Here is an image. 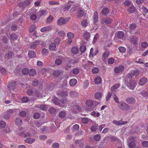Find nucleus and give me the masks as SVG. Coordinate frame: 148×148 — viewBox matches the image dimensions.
I'll return each instance as SVG.
<instances>
[{"label":"nucleus","instance_id":"1","mask_svg":"<svg viewBox=\"0 0 148 148\" xmlns=\"http://www.w3.org/2000/svg\"><path fill=\"white\" fill-rule=\"evenodd\" d=\"M26 93L28 95H32L36 98L41 96V95L39 91L37 90H33L31 89H28L26 91Z\"/></svg>","mask_w":148,"mask_h":148},{"label":"nucleus","instance_id":"2","mask_svg":"<svg viewBox=\"0 0 148 148\" xmlns=\"http://www.w3.org/2000/svg\"><path fill=\"white\" fill-rule=\"evenodd\" d=\"M118 106L120 109L125 111L129 110L130 108L129 106L125 102H120L118 104Z\"/></svg>","mask_w":148,"mask_h":148},{"label":"nucleus","instance_id":"3","mask_svg":"<svg viewBox=\"0 0 148 148\" xmlns=\"http://www.w3.org/2000/svg\"><path fill=\"white\" fill-rule=\"evenodd\" d=\"M69 21V18L61 17L58 19L57 21V24L59 25H62L67 23Z\"/></svg>","mask_w":148,"mask_h":148},{"label":"nucleus","instance_id":"4","mask_svg":"<svg viewBox=\"0 0 148 148\" xmlns=\"http://www.w3.org/2000/svg\"><path fill=\"white\" fill-rule=\"evenodd\" d=\"M16 82L14 81L9 82L8 85V88L10 90H14L16 88Z\"/></svg>","mask_w":148,"mask_h":148},{"label":"nucleus","instance_id":"5","mask_svg":"<svg viewBox=\"0 0 148 148\" xmlns=\"http://www.w3.org/2000/svg\"><path fill=\"white\" fill-rule=\"evenodd\" d=\"M124 68L123 65H120L118 66H116L114 68V71L116 73H121L123 71Z\"/></svg>","mask_w":148,"mask_h":148},{"label":"nucleus","instance_id":"6","mask_svg":"<svg viewBox=\"0 0 148 148\" xmlns=\"http://www.w3.org/2000/svg\"><path fill=\"white\" fill-rule=\"evenodd\" d=\"M42 44V41L40 40H37L34 41L33 43L30 46L31 48L32 49H34L36 48L37 46L38 45Z\"/></svg>","mask_w":148,"mask_h":148},{"label":"nucleus","instance_id":"7","mask_svg":"<svg viewBox=\"0 0 148 148\" xmlns=\"http://www.w3.org/2000/svg\"><path fill=\"white\" fill-rule=\"evenodd\" d=\"M140 74V72L137 70H131L129 74L131 77L135 76L137 77Z\"/></svg>","mask_w":148,"mask_h":148},{"label":"nucleus","instance_id":"8","mask_svg":"<svg viewBox=\"0 0 148 148\" xmlns=\"http://www.w3.org/2000/svg\"><path fill=\"white\" fill-rule=\"evenodd\" d=\"M136 84L135 81L134 80L131 81L127 84V86L130 89L133 90Z\"/></svg>","mask_w":148,"mask_h":148},{"label":"nucleus","instance_id":"9","mask_svg":"<svg viewBox=\"0 0 148 148\" xmlns=\"http://www.w3.org/2000/svg\"><path fill=\"white\" fill-rule=\"evenodd\" d=\"M101 22L102 23H104L107 24H110L112 22V20L109 17L103 18H102L101 20Z\"/></svg>","mask_w":148,"mask_h":148},{"label":"nucleus","instance_id":"10","mask_svg":"<svg viewBox=\"0 0 148 148\" xmlns=\"http://www.w3.org/2000/svg\"><path fill=\"white\" fill-rule=\"evenodd\" d=\"M113 123L116 125H121L126 124L127 123V121H123L122 120H121L119 121L114 120L113 121Z\"/></svg>","mask_w":148,"mask_h":148},{"label":"nucleus","instance_id":"11","mask_svg":"<svg viewBox=\"0 0 148 148\" xmlns=\"http://www.w3.org/2000/svg\"><path fill=\"white\" fill-rule=\"evenodd\" d=\"M147 81V78L145 77H143L141 78L139 80L138 84L141 86L144 85Z\"/></svg>","mask_w":148,"mask_h":148},{"label":"nucleus","instance_id":"12","mask_svg":"<svg viewBox=\"0 0 148 148\" xmlns=\"http://www.w3.org/2000/svg\"><path fill=\"white\" fill-rule=\"evenodd\" d=\"M126 101L128 103L133 104L135 102V99L133 97H130L126 99Z\"/></svg>","mask_w":148,"mask_h":148},{"label":"nucleus","instance_id":"13","mask_svg":"<svg viewBox=\"0 0 148 148\" xmlns=\"http://www.w3.org/2000/svg\"><path fill=\"white\" fill-rule=\"evenodd\" d=\"M109 55V51L108 50L106 51L103 54L102 60L103 61H105L106 58L108 57Z\"/></svg>","mask_w":148,"mask_h":148},{"label":"nucleus","instance_id":"14","mask_svg":"<svg viewBox=\"0 0 148 148\" xmlns=\"http://www.w3.org/2000/svg\"><path fill=\"white\" fill-rule=\"evenodd\" d=\"M47 13V12L45 9L40 10L38 12V14L40 16H45Z\"/></svg>","mask_w":148,"mask_h":148},{"label":"nucleus","instance_id":"15","mask_svg":"<svg viewBox=\"0 0 148 148\" xmlns=\"http://www.w3.org/2000/svg\"><path fill=\"white\" fill-rule=\"evenodd\" d=\"M15 124L17 125H21L22 123V121L19 117H16L15 119Z\"/></svg>","mask_w":148,"mask_h":148},{"label":"nucleus","instance_id":"16","mask_svg":"<svg viewBox=\"0 0 148 148\" xmlns=\"http://www.w3.org/2000/svg\"><path fill=\"white\" fill-rule=\"evenodd\" d=\"M28 55L29 58H32L35 57L36 54L35 51H29L28 53Z\"/></svg>","mask_w":148,"mask_h":148},{"label":"nucleus","instance_id":"17","mask_svg":"<svg viewBox=\"0 0 148 148\" xmlns=\"http://www.w3.org/2000/svg\"><path fill=\"white\" fill-rule=\"evenodd\" d=\"M52 28L51 26H47L42 28L40 29V31L42 32H44L51 30Z\"/></svg>","mask_w":148,"mask_h":148},{"label":"nucleus","instance_id":"18","mask_svg":"<svg viewBox=\"0 0 148 148\" xmlns=\"http://www.w3.org/2000/svg\"><path fill=\"white\" fill-rule=\"evenodd\" d=\"M35 139L33 138H27L25 140V142L29 144H32L35 141Z\"/></svg>","mask_w":148,"mask_h":148},{"label":"nucleus","instance_id":"19","mask_svg":"<svg viewBox=\"0 0 148 148\" xmlns=\"http://www.w3.org/2000/svg\"><path fill=\"white\" fill-rule=\"evenodd\" d=\"M98 18V13L96 11L94 13L93 16V20L94 23H95L97 22Z\"/></svg>","mask_w":148,"mask_h":148},{"label":"nucleus","instance_id":"20","mask_svg":"<svg viewBox=\"0 0 148 148\" xmlns=\"http://www.w3.org/2000/svg\"><path fill=\"white\" fill-rule=\"evenodd\" d=\"M69 95L71 97L73 98L77 97L78 95V93L75 91H72L70 92Z\"/></svg>","mask_w":148,"mask_h":148},{"label":"nucleus","instance_id":"21","mask_svg":"<svg viewBox=\"0 0 148 148\" xmlns=\"http://www.w3.org/2000/svg\"><path fill=\"white\" fill-rule=\"evenodd\" d=\"M93 49L91 48L90 49V51L89 54L90 56L93 57L96 55L98 52V50L97 49L96 50L95 52L93 53Z\"/></svg>","mask_w":148,"mask_h":148},{"label":"nucleus","instance_id":"22","mask_svg":"<svg viewBox=\"0 0 148 148\" xmlns=\"http://www.w3.org/2000/svg\"><path fill=\"white\" fill-rule=\"evenodd\" d=\"M77 83V80L75 79H70L69 83L70 85L71 86H75Z\"/></svg>","mask_w":148,"mask_h":148},{"label":"nucleus","instance_id":"23","mask_svg":"<svg viewBox=\"0 0 148 148\" xmlns=\"http://www.w3.org/2000/svg\"><path fill=\"white\" fill-rule=\"evenodd\" d=\"M117 36L119 38H123L124 36V33L123 32L119 31L117 33Z\"/></svg>","mask_w":148,"mask_h":148},{"label":"nucleus","instance_id":"24","mask_svg":"<svg viewBox=\"0 0 148 148\" xmlns=\"http://www.w3.org/2000/svg\"><path fill=\"white\" fill-rule=\"evenodd\" d=\"M29 1H25L24 3H20L18 4L19 6L21 8H22L24 10V8H25L27 5H28L27 3Z\"/></svg>","mask_w":148,"mask_h":148},{"label":"nucleus","instance_id":"25","mask_svg":"<svg viewBox=\"0 0 148 148\" xmlns=\"http://www.w3.org/2000/svg\"><path fill=\"white\" fill-rule=\"evenodd\" d=\"M36 74V72L34 69H31L29 71V74L31 76H34Z\"/></svg>","mask_w":148,"mask_h":148},{"label":"nucleus","instance_id":"26","mask_svg":"<svg viewBox=\"0 0 148 148\" xmlns=\"http://www.w3.org/2000/svg\"><path fill=\"white\" fill-rule=\"evenodd\" d=\"M132 6H131V7H130L128 9V12L129 13H133L136 10L135 8L132 4Z\"/></svg>","mask_w":148,"mask_h":148},{"label":"nucleus","instance_id":"27","mask_svg":"<svg viewBox=\"0 0 148 148\" xmlns=\"http://www.w3.org/2000/svg\"><path fill=\"white\" fill-rule=\"evenodd\" d=\"M71 51L73 53L76 54L78 52L79 49L76 47H74L72 48Z\"/></svg>","mask_w":148,"mask_h":148},{"label":"nucleus","instance_id":"28","mask_svg":"<svg viewBox=\"0 0 148 148\" xmlns=\"http://www.w3.org/2000/svg\"><path fill=\"white\" fill-rule=\"evenodd\" d=\"M102 14L104 15H106L108 13H109V9L107 8H103L102 10Z\"/></svg>","mask_w":148,"mask_h":148},{"label":"nucleus","instance_id":"29","mask_svg":"<svg viewBox=\"0 0 148 148\" xmlns=\"http://www.w3.org/2000/svg\"><path fill=\"white\" fill-rule=\"evenodd\" d=\"M49 49L51 51H53L56 48V44L54 43H51L49 45Z\"/></svg>","mask_w":148,"mask_h":148},{"label":"nucleus","instance_id":"30","mask_svg":"<svg viewBox=\"0 0 148 148\" xmlns=\"http://www.w3.org/2000/svg\"><path fill=\"white\" fill-rule=\"evenodd\" d=\"M98 125L97 124H95L93 125L91 127V131L93 132H95L96 131L97 129Z\"/></svg>","mask_w":148,"mask_h":148},{"label":"nucleus","instance_id":"31","mask_svg":"<svg viewBox=\"0 0 148 148\" xmlns=\"http://www.w3.org/2000/svg\"><path fill=\"white\" fill-rule=\"evenodd\" d=\"M101 78L100 77H97L95 79V82L97 84H99L101 83Z\"/></svg>","mask_w":148,"mask_h":148},{"label":"nucleus","instance_id":"32","mask_svg":"<svg viewBox=\"0 0 148 148\" xmlns=\"http://www.w3.org/2000/svg\"><path fill=\"white\" fill-rule=\"evenodd\" d=\"M72 73L74 75H77L79 72V70L78 68H75L72 71Z\"/></svg>","mask_w":148,"mask_h":148},{"label":"nucleus","instance_id":"33","mask_svg":"<svg viewBox=\"0 0 148 148\" xmlns=\"http://www.w3.org/2000/svg\"><path fill=\"white\" fill-rule=\"evenodd\" d=\"M11 40H16L18 38V37L16 34H13L10 36Z\"/></svg>","mask_w":148,"mask_h":148},{"label":"nucleus","instance_id":"34","mask_svg":"<svg viewBox=\"0 0 148 148\" xmlns=\"http://www.w3.org/2000/svg\"><path fill=\"white\" fill-rule=\"evenodd\" d=\"M82 123L84 124H87L89 121V119L87 118H82L81 119Z\"/></svg>","mask_w":148,"mask_h":148},{"label":"nucleus","instance_id":"35","mask_svg":"<svg viewBox=\"0 0 148 148\" xmlns=\"http://www.w3.org/2000/svg\"><path fill=\"white\" fill-rule=\"evenodd\" d=\"M84 12L82 10H80L77 12V16L79 18H81L83 15Z\"/></svg>","mask_w":148,"mask_h":148},{"label":"nucleus","instance_id":"36","mask_svg":"<svg viewBox=\"0 0 148 148\" xmlns=\"http://www.w3.org/2000/svg\"><path fill=\"white\" fill-rule=\"evenodd\" d=\"M136 146V143L133 141H132L128 145V146L130 148H134Z\"/></svg>","mask_w":148,"mask_h":148},{"label":"nucleus","instance_id":"37","mask_svg":"<svg viewBox=\"0 0 148 148\" xmlns=\"http://www.w3.org/2000/svg\"><path fill=\"white\" fill-rule=\"evenodd\" d=\"M143 97H148V90H144L140 93Z\"/></svg>","mask_w":148,"mask_h":148},{"label":"nucleus","instance_id":"38","mask_svg":"<svg viewBox=\"0 0 148 148\" xmlns=\"http://www.w3.org/2000/svg\"><path fill=\"white\" fill-rule=\"evenodd\" d=\"M60 102L63 104V105H62V106L65 107V106H66V104H67L66 99H62L60 100Z\"/></svg>","mask_w":148,"mask_h":148},{"label":"nucleus","instance_id":"39","mask_svg":"<svg viewBox=\"0 0 148 148\" xmlns=\"http://www.w3.org/2000/svg\"><path fill=\"white\" fill-rule=\"evenodd\" d=\"M102 95V94L100 92H97L95 94V97L96 99H99L101 97Z\"/></svg>","mask_w":148,"mask_h":148},{"label":"nucleus","instance_id":"40","mask_svg":"<svg viewBox=\"0 0 148 148\" xmlns=\"http://www.w3.org/2000/svg\"><path fill=\"white\" fill-rule=\"evenodd\" d=\"M22 73L23 74L27 75L29 74V70L27 68L23 69L22 70Z\"/></svg>","mask_w":148,"mask_h":148},{"label":"nucleus","instance_id":"41","mask_svg":"<svg viewBox=\"0 0 148 148\" xmlns=\"http://www.w3.org/2000/svg\"><path fill=\"white\" fill-rule=\"evenodd\" d=\"M86 105L88 106H93V101L91 100H88L86 103Z\"/></svg>","mask_w":148,"mask_h":148},{"label":"nucleus","instance_id":"42","mask_svg":"<svg viewBox=\"0 0 148 148\" xmlns=\"http://www.w3.org/2000/svg\"><path fill=\"white\" fill-rule=\"evenodd\" d=\"M36 26L35 25H32L29 28V30L30 32H33L36 29Z\"/></svg>","mask_w":148,"mask_h":148},{"label":"nucleus","instance_id":"43","mask_svg":"<svg viewBox=\"0 0 148 148\" xmlns=\"http://www.w3.org/2000/svg\"><path fill=\"white\" fill-rule=\"evenodd\" d=\"M39 84L38 80L36 79H34L32 82V85L33 86H36L38 85Z\"/></svg>","mask_w":148,"mask_h":148},{"label":"nucleus","instance_id":"44","mask_svg":"<svg viewBox=\"0 0 148 148\" xmlns=\"http://www.w3.org/2000/svg\"><path fill=\"white\" fill-rule=\"evenodd\" d=\"M67 35L68 38H71L72 39L73 38L74 36V34L70 32H68L67 33Z\"/></svg>","mask_w":148,"mask_h":148},{"label":"nucleus","instance_id":"45","mask_svg":"<svg viewBox=\"0 0 148 148\" xmlns=\"http://www.w3.org/2000/svg\"><path fill=\"white\" fill-rule=\"evenodd\" d=\"M120 86L119 84H115L111 88V90L113 91L114 90L118 88Z\"/></svg>","mask_w":148,"mask_h":148},{"label":"nucleus","instance_id":"46","mask_svg":"<svg viewBox=\"0 0 148 148\" xmlns=\"http://www.w3.org/2000/svg\"><path fill=\"white\" fill-rule=\"evenodd\" d=\"M73 1H69L68 4L66 5L65 6V8L66 9H69L71 6L69 5L70 4L73 3Z\"/></svg>","mask_w":148,"mask_h":148},{"label":"nucleus","instance_id":"47","mask_svg":"<svg viewBox=\"0 0 148 148\" xmlns=\"http://www.w3.org/2000/svg\"><path fill=\"white\" fill-rule=\"evenodd\" d=\"M119 51L121 53H124L126 51V49L124 47H121L118 48Z\"/></svg>","mask_w":148,"mask_h":148},{"label":"nucleus","instance_id":"48","mask_svg":"<svg viewBox=\"0 0 148 148\" xmlns=\"http://www.w3.org/2000/svg\"><path fill=\"white\" fill-rule=\"evenodd\" d=\"M14 112H15V110L14 109H10L7 111L6 113L10 115V116L11 114L12 113Z\"/></svg>","mask_w":148,"mask_h":148},{"label":"nucleus","instance_id":"49","mask_svg":"<svg viewBox=\"0 0 148 148\" xmlns=\"http://www.w3.org/2000/svg\"><path fill=\"white\" fill-rule=\"evenodd\" d=\"M142 146L143 147H148V141H143L142 143Z\"/></svg>","mask_w":148,"mask_h":148},{"label":"nucleus","instance_id":"50","mask_svg":"<svg viewBox=\"0 0 148 148\" xmlns=\"http://www.w3.org/2000/svg\"><path fill=\"white\" fill-rule=\"evenodd\" d=\"M62 62L61 60L58 58L56 59L55 61V63L56 65H60L61 64Z\"/></svg>","mask_w":148,"mask_h":148},{"label":"nucleus","instance_id":"51","mask_svg":"<svg viewBox=\"0 0 148 148\" xmlns=\"http://www.w3.org/2000/svg\"><path fill=\"white\" fill-rule=\"evenodd\" d=\"M148 45V43L146 42H144L141 43V46L143 48H146Z\"/></svg>","mask_w":148,"mask_h":148},{"label":"nucleus","instance_id":"52","mask_svg":"<svg viewBox=\"0 0 148 148\" xmlns=\"http://www.w3.org/2000/svg\"><path fill=\"white\" fill-rule=\"evenodd\" d=\"M108 62L110 64H113L114 62V60L112 58H110L108 59Z\"/></svg>","mask_w":148,"mask_h":148},{"label":"nucleus","instance_id":"53","mask_svg":"<svg viewBox=\"0 0 148 148\" xmlns=\"http://www.w3.org/2000/svg\"><path fill=\"white\" fill-rule=\"evenodd\" d=\"M66 116V113L64 111H61L59 113V116L60 118H64Z\"/></svg>","mask_w":148,"mask_h":148},{"label":"nucleus","instance_id":"54","mask_svg":"<svg viewBox=\"0 0 148 148\" xmlns=\"http://www.w3.org/2000/svg\"><path fill=\"white\" fill-rule=\"evenodd\" d=\"M144 59L143 58H140L138 59L137 61H136L135 62L139 64H143L144 63Z\"/></svg>","mask_w":148,"mask_h":148},{"label":"nucleus","instance_id":"55","mask_svg":"<svg viewBox=\"0 0 148 148\" xmlns=\"http://www.w3.org/2000/svg\"><path fill=\"white\" fill-rule=\"evenodd\" d=\"M61 41V38L58 37L56 38L54 40L55 42L58 45L60 44Z\"/></svg>","mask_w":148,"mask_h":148},{"label":"nucleus","instance_id":"56","mask_svg":"<svg viewBox=\"0 0 148 148\" xmlns=\"http://www.w3.org/2000/svg\"><path fill=\"white\" fill-rule=\"evenodd\" d=\"M99 71V69L97 67H95L92 70V72L93 74H97L98 73Z\"/></svg>","mask_w":148,"mask_h":148},{"label":"nucleus","instance_id":"57","mask_svg":"<svg viewBox=\"0 0 148 148\" xmlns=\"http://www.w3.org/2000/svg\"><path fill=\"white\" fill-rule=\"evenodd\" d=\"M53 103L56 105H59L60 104V103L59 102L58 99L57 98H55L53 101Z\"/></svg>","mask_w":148,"mask_h":148},{"label":"nucleus","instance_id":"58","mask_svg":"<svg viewBox=\"0 0 148 148\" xmlns=\"http://www.w3.org/2000/svg\"><path fill=\"white\" fill-rule=\"evenodd\" d=\"M91 115L94 117H99L100 115V114L99 112L96 113L95 111H93L91 113Z\"/></svg>","mask_w":148,"mask_h":148},{"label":"nucleus","instance_id":"59","mask_svg":"<svg viewBox=\"0 0 148 148\" xmlns=\"http://www.w3.org/2000/svg\"><path fill=\"white\" fill-rule=\"evenodd\" d=\"M75 143L76 144H79V146L80 148H82V147L83 144H82L80 140H76L75 141Z\"/></svg>","mask_w":148,"mask_h":148},{"label":"nucleus","instance_id":"60","mask_svg":"<svg viewBox=\"0 0 148 148\" xmlns=\"http://www.w3.org/2000/svg\"><path fill=\"white\" fill-rule=\"evenodd\" d=\"M41 53L43 55H46L48 53V51L47 49L43 48L42 50Z\"/></svg>","mask_w":148,"mask_h":148},{"label":"nucleus","instance_id":"61","mask_svg":"<svg viewBox=\"0 0 148 148\" xmlns=\"http://www.w3.org/2000/svg\"><path fill=\"white\" fill-rule=\"evenodd\" d=\"M88 22L86 20H84L82 21L81 25L83 26H86L88 25Z\"/></svg>","mask_w":148,"mask_h":148},{"label":"nucleus","instance_id":"62","mask_svg":"<svg viewBox=\"0 0 148 148\" xmlns=\"http://www.w3.org/2000/svg\"><path fill=\"white\" fill-rule=\"evenodd\" d=\"M60 71L59 70L55 71L53 73L54 76L57 77L60 74Z\"/></svg>","mask_w":148,"mask_h":148},{"label":"nucleus","instance_id":"63","mask_svg":"<svg viewBox=\"0 0 148 148\" xmlns=\"http://www.w3.org/2000/svg\"><path fill=\"white\" fill-rule=\"evenodd\" d=\"M0 72L2 75H6V71L4 68H2L1 69Z\"/></svg>","mask_w":148,"mask_h":148},{"label":"nucleus","instance_id":"64","mask_svg":"<svg viewBox=\"0 0 148 148\" xmlns=\"http://www.w3.org/2000/svg\"><path fill=\"white\" fill-rule=\"evenodd\" d=\"M58 34L59 36L61 37H64L66 35L64 32L63 31H60L58 32Z\"/></svg>","mask_w":148,"mask_h":148}]
</instances>
